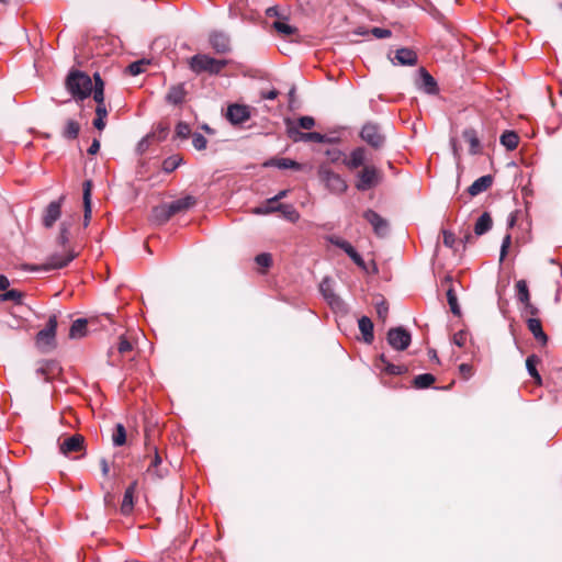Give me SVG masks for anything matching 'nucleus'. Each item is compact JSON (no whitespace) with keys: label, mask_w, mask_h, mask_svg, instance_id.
I'll return each mask as SVG.
<instances>
[{"label":"nucleus","mask_w":562,"mask_h":562,"mask_svg":"<svg viewBox=\"0 0 562 562\" xmlns=\"http://www.w3.org/2000/svg\"><path fill=\"white\" fill-rule=\"evenodd\" d=\"M227 63L226 59H216L206 54H196L189 59V67L196 75L202 72L218 75Z\"/></svg>","instance_id":"1"},{"label":"nucleus","mask_w":562,"mask_h":562,"mask_svg":"<svg viewBox=\"0 0 562 562\" xmlns=\"http://www.w3.org/2000/svg\"><path fill=\"white\" fill-rule=\"evenodd\" d=\"M66 87L74 98L83 100L91 94L93 83L87 74L76 70L68 75Z\"/></svg>","instance_id":"2"},{"label":"nucleus","mask_w":562,"mask_h":562,"mask_svg":"<svg viewBox=\"0 0 562 562\" xmlns=\"http://www.w3.org/2000/svg\"><path fill=\"white\" fill-rule=\"evenodd\" d=\"M318 177L331 193L342 194L348 188L346 180L326 165L319 167Z\"/></svg>","instance_id":"3"},{"label":"nucleus","mask_w":562,"mask_h":562,"mask_svg":"<svg viewBox=\"0 0 562 562\" xmlns=\"http://www.w3.org/2000/svg\"><path fill=\"white\" fill-rule=\"evenodd\" d=\"M381 181V173L374 166H364L363 169L358 173V180L356 188L359 191H368Z\"/></svg>","instance_id":"4"},{"label":"nucleus","mask_w":562,"mask_h":562,"mask_svg":"<svg viewBox=\"0 0 562 562\" xmlns=\"http://www.w3.org/2000/svg\"><path fill=\"white\" fill-rule=\"evenodd\" d=\"M77 257V254L72 250H65L64 254H53L50 255L46 262L42 266V269L45 271L61 269L66 267L70 261H72ZM30 270L37 271L41 270L40 267H31Z\"/></svg>","instance_id":"5"},{"label":"nucleus","mask_w":562,"mask_h":562,"mask_svg":"<svg viewBox=\"0 0 562 562\" xmlns=\"http://www.w3.org/2000/svg\"><path fill=\"white\" fill-rule=\"evenodd\" d=\"M286 133L288 136L294 142L304 143H325L326 136L318 132H301L299 127L293 125L290 121H286Z\"/></svg>","instance_id":"6"},{"label":"nucleus","mask_w":562,"mask_h":562,"mask_svg":"<svg viewBox=\"0 0 562 562\" xmlns=\"http://www.w3.org/2000/svg\"><path fill=\"white\" fill-rule=\"evenodd\" d=\"M360 137L373 148L382 147L385 140L379 125L372 122H368L362 126Z\"/></svg>","instance_id":"7"},{"label":"nucleus","mask_w":562,"mask_h":562,"mask_svg":"<svg viewBox=\"0 0 562 562\" xmlns=\"http://www.w3.org/2000/svg\"><path fill=\"white\" fill-rule=\"evenodd\" d=\"M57 328V317L52 315L44 329L40 330L36 336V344L40 348H50L55 341Z\"/></svg>","instance_id":"8"},{"label":"nucleus","mask_w":562,"mask_h":562,"mask_svg":"<svg viewBox=\"0 0 562 562\" xmlns=\"http://www.w3.org/2000/svg\"><path fill=\"white\" fill-rule=\"evenodd\" d=\"M411 341V334L403 327L391 328L387 333V342L395 350H405Z\"/></svg>","instance_id":"9"},{"label":"nucleus","mask_w":562,"mask_h":562,"mask_svg":"<svg viewBox=\"0 0 562 562\" xmlns=\"http://www.w3.org/2000/svg\"><path fill=\"white\" fill-rule=\"evenodd\" d=\"M65 196H60L56 201H52L43 211L42 224L45 228H52L61 216V206Z\"/></svg>","instance_id":"10"},{"label":"nucleus","mask_w":562,"mask_h":562,"mask_svg":"<svg viewBox=\"0 0 562 562\" xmlns=\"http://www.w3.org/2000/svg\"><path fill=\"white\" fill-rule=\"evenodd\" d=\"M209 43L217 54H226L232 49L231 37L223 31H213L209 35Z\"/></svg>","instance_id":"11"},{"label":"nucleus","mask_w":562,"mask_h":562,"mask_svg":"<svg viewBox=\"0 0 562 562\" xmlns=\"http://www.w3.org/2000/svg\"><path fill=\"white\" fill-rule=\"evenodd\" d=\"M226 117L233 125L243 124L250 117L249 106L237 103L231 104L227 108Z\"/></svg>","instance_id":"12"},{"label":"nucleus","mask_w":562,"mask_h":562,"mask_svg":"<svg viewBox=\"0 0 562 562\" xmlns=\"http://www.w3.org/2000/svg\"><path fill=\"white\" fill-rule=\"evenodd\" d=\"M363 217L366 218L367 222H369L372 225L373 231L378 236L383 237L386 235L387 222L383 217H381L375 211L367 210L363 213Z\"/></svg>","instance_id":"13"},{"label":"nucleus","mask_w":562,"mask_h":562,"mask_svg":"<svg viewBox=\"0 0 562 562\" xmlns=\"http://www.w3.org/2000/svg\"><path fill=\"white\" fill-rule=\"evenodd\" d=\"M273 211H281L285 218L291 222H296L300 218L299 212L292 206L286 204H279L278 206H269V207H258L256 209L257 214H267Z\"/></svg>","instance_id":"14"},{"label":"nucleus","mask_w":562,"mask_h":562,"mask_svg":"<svg viewBox=\"0 0 562 562\" xmlns=\"http://www.w3.org/2000/svg\"><path fill=\"white\" fill-rule=\"evenodd\" d=\"M319 291L322 292L325 300L333 306L338 307L341 305V300L334 293L333 280L330 278H324L319 284Z\"/></svg>","instance_id":"15"},{"label":"nucleus","mask_w":562,"mask_h":562,"mask_svg":"<svg viewBox=\"0 0 562 562\" xmlns=\"http://www.w3.org/2000/svg\"><path fill=\"white\" fill-rule=\"evenodd\" d=\"M392 63L402 66H414L417 63V54L411 48H400L395 52Z\"/></svg>","instance_id":"16"},{"label":"nucleus","mask_w":562,"mask_h":562,"mask_svg":"<svg viewBox=\"0 0 562 562\" xmlns=\"http://www.w3.org/2000/svg\"><path fill=\"white\" fill-rule=\"evenodd\" d=\"M83 437L81 435H74L66 438L59 446L60 452L68 456L71 452H77L82 449Z\"/></svg>","instance_id":"17"},{"label":"nucleus","mask_w":562,"mask_h":562,"mask_svg":"<svg viewBox=\"0 0 562 562\" xmlns=\"http://www.w3.org/2000/svg\"><path fill=\"white\" fill-rule=\"evenodd\" d=\"M420 80L418 88L428 94H436L438 92V86L435 78L425 69H419Z\"/></svg>","instance_id":"18"},{"label":"nucleus","mask_w":562,"mask_h":562,"mask_svg":"<svg viewBox=\"0 0 562 562\" xmlns=\"http://www.w3.org/2000/svg\"><path fill=\"white\" fill-rule=\"evenodd\" d=\"M375 367L382 372H385L391 375H401L407 371V369L404 366H396L391 363L384 355H381L378 358Z\"/></svg>","instance_id":"19"},{"label":"nucleus","mask_w":562,"mask_h":562,"mask_svg":"<svg viewBox=\"0 0 562 562\" xmlns=\"http://www.w3.org/2000/svg\"><path fill=\"white\" fill-rule=\"evenodd\" d=\"M366 161V149L363 147H357L355 148L348 158L344 159V164L349 169H357L360 166H362Z\"/></svg>","instance_id":"20"},{"label":"nucleus","mask_w":562,"mask_h":562,"mask_svg":"<svg viewBox=\"0 0 562 562\" xmlns=\"http://www.w3.org/2000/svg\"><path fill=\"white\" fill-rule=\"evenodd\" d=\"M493 183V177L490 175L476 179L468 189L470 195L475 196L486 191Z\"/></svg>","instance_id":"21"},{"label":"nucleus","mask_w":562,"mask_h":562,"mask_svg":"<svg viewBox=\"0 0 562 562\" xmlns=\"http://www.w3.org/2000/svg\"><path fill=\"white\" fill-rule=\"evenodd\" d=\"M137 488V482H133L130 484V486L125 490L122 505H121V512L124 515L131 514L134 507V494Z\"/></svg>","instance_id":"22"},{"label":"nucleus","mask_w":562,"mask_h":562,"mask_svg":"<svg viewBox=\"0 0 562 562\" xmlns=\"http://www.w3.org/2000/svg\"><path fill=\"white\" fill-rule=\"evenodd\" d=\"M527 327L530 333L533 335L535 339L540 341L541 344H546L548 337L542 329V325L539 318L530 317L527 319Z\"/></svg>","instance_id":"23"},{"label":"nucleus","mask_w":562,"mask_h":562,"mask_svg":"<svg viewBox=\"0 0 562 562\" xmlns=\"http://www.w3.org/2000/svg\"><path fill=\"white\" fill-rule=\"evenodd\" d=\"M358 326H359L360 333L362 334V338H363L364 342L371 344L374 339L372 321L367 316H362L358 321Z\"/></svg>","instance_id":"24"},{"label":"nucleus","mask_w":562,"mask_h":562,"mask_svg":"<svg viewBox=\"0 0 562 562\" xmlns=\"http://www.w3.org/2000/svg\"><path fill=\"white\" fill-rule=\"evenodd\" d=\"M91 190L92 184L90 180L83 182V207H85V226L89 224L91 218Z\"/></svg>","instance_id":"25"},{"label":"nucleus","mask_w":562,"mask_h":562,"mask_svg":"<svg viewBox=\"0 0 562 562\" xmlns=\"http://www.w3.org/2000/svg\"><path fill=\"white\" fill-rule=\"evenodd\" d=\"M186 90L182 85L172 86L167 95L166 101L170 104H180L184 101Z\"/></svg>","instance_id":"26"},{"label":"nucleus","mask_w":562,"mask_h":562,"mask_svg":"<svg viewBox=\"0 0 562 562\" xmlns=\"http://www.w3.org/2000/svg\"><path fill=\"white\" fill-rule=\"evenodd\" d=\"M194 204V199L192 196H187L183 199L176 200L169 204H167L169 212L173 216L177 213L186 211L190 209Z\"/></svg>","instance_id":"27"},{"label":"nucleus","mask_w":562,"mask_h":562,"mask_svg":"<svg viewBox=\"0 0 562 562\" xmlns=\"http://www.w3.org/2000/svg\"><path fill=\"white\" fill-rule=\"evenodd\" d=\"M462 137L470 145V154L475 155L480 151L481 145L476 132L473 128H467L462 133Z\"/></svg>","instance_id":"28"},{"label":"nucleus","mask_w":562,"mask_h":562,"mask_svg":"<svg viewBox=\"0 0 562 562\" xmlns=\"http://www.w3.org/2000/svg\"><path fill=\"white\" fill-rule=\"evenodd\" d=\"M93 99L97 102V105H105L104 103V83L97 72L94 74V85L92 87Z\"/></svg>","instance_id":"29"},{"label":"nucleus","mask_w":562,"mask_h":562,"mask_svg":"<svg viewBox=\"0 0 562 562\" xmlns=\"http://www.w3.org/2000/svg\"><path fill=\"white\" fill-rule=\"evenodd\" d=\"M492 217L487 212H484L476 221L474 225V233L479 236L485 234L492 228Z\"/></svg>","instance_id":"30"},{"label":"nucleus","mask_w":562,"mask_h":562,"mask_svg":"<svg viewBox=\"0 0 562 562\" xmlns=\"http://www.w3.org/2000/svg\"><path fill=\"white\" fill-rule=\"evenodd\" d=\"M80 132V124L75 120H67L61 131V136L66 139H76Z\"/></svg>","instance_id":"31"},{"label":"nucleus","mask_w":562,"mask_h":562,"mask_svg":"<svg viewBox=\"0 0 562 562\" xmlns=\"http://www.w3.org/2000/svg\"><path fill=\"white\" fill-rule=\"evenodd\" d=\"M266 166H273V167H277L279 169H295V170H300L301 169V166L299 162L290 159V158H276V159H271L270 161H268L266 164Z\"/></svg>","instance_id":"32"},{"label":"nucleus","mask_w":562,"mask_h":562,"mask_svg":"<svg viewBox=\"0 0 562 562\" xmlns=\"http://www.w3.org/2000/svg\"><path fill=\"white\" fill-rule=\"evenodd\" d=\"M171 216L172 215L169 212L167 204L154 207L151 213V220L158 224L166 223Z\"/></svg>","instance_id":"33"},{"label":"nucleus","mask_w":562,"mask_h":562,"mask_svg":"<svg viewBox=\"0 0 562 562\" xmlns=\"http://www.w3.org/2000/svg\"><path fill=\"white\" fill-rule=\"evenodd\" d=\"M87 325H88V322L86 319H83V318L76 319L70 327V331H69L70 338H81V337L86 336Z\"/></svg>","instance_id":"34"},{"label":"nucleus","mask_w":562,"mask_h":562,"mask_svg":"<svg viewBox=\"0 0 562 562\" xmlns=\"http://www.w3.org/2000/svg\"><path fill=\"white\" fill-rule=\"evenodd\" d=\"M519 142V137L515 132L506 131L501 136V144L505 146L508 150H514L517 148Z\"/></svg>","instance_id":"35"},{"label":"nucleus","mask_w":562,"mask_h":562,"mask_svg":"<svg viewBox=\"0 0 562 562\" xmlns=\"http://www.w3.org/2000/svg\"><path fill=\"white\" fill-rule=\"evenodd\" d=\"M108 115V110L105 105H97L95 108V119L93 120V126L102 131L105 127V117Z\"/></svg>","instance_id":"36"},{"label":"nucleus","mask_w":562,"mask_h":562,"mask_svg":"<svg viewBox=\"0 0 562 562\" xmlns=\"http://www.w3.org/2000/svg\"><path fill=\"white\" fill-rule=\"evenodd\" d=\"M539 362V359L537 356L531 355L526 360V368L528 373L537 381V383H541V376L537 371V363Z\"/></svg>","instance_id":"37"},{"label":"nucleus","mask_w":562,"mask_h":562,"mask_svg":"<svg viewBox=\"0 0 562 562\" xmlns=\"http://www.w3.org/2000/svg\"><path fill=\"white\" fill-rule=\"evenodd\" d=\"M69 229H70V223L68 222H61L59 234L57 236V243L59 246H61L65 250L67 247V244L69 241Z\"/></svg>","instance_id":"38"},{"label":"nucleus","mask_w":562,"mask_h":562,"mask_svg":"<svg viewBox=\"0 0 562 562\" xmlns=\"http://www.w3.org/2000/svg\"><path fill=\"white\" fill-rule=\"evenodd\" d=\"M516 290H517V299L519 302L528 303L530 301V294L529 289L527 285V282L525 280H519L516 282Z\"/></svg>","instance_id":"39"},{"label":"nucleus","mask_w":562,"mask_h":562,"mask_svg":"<svg viewBox=\"0 0 562 562\" xmlns=\"http://www.w3.org/2000/svg\"><path fill=\"white\" fill-rule=\"evenodd\" d=\"M435 382V376L430 373H423L414 379V386L417 389L429 387Z\"/></svg>","instance_id":"40"},{"label":"nucleus","mask_w":562,"mask_h":562,"mask_svg":"<svg viewBox=\"0 0 562 562\" xmlns=\"http://www.w3.org/2000/svg\"><path fill=\"white\" fill-rule=\"evenodd\" d=\"M112 440H113L114 446H116V447L123 446L125 443L126 431L122 424H117L115 426V429H114V432L112 436Z\"/></svg>","instance_id":"41"},{"label":"nucleus","mask_w":562,"mask_h":562,"mask_svg":"<svg viewBox=\"0 0 562 562\" xmlns=\"http://www.w3.org/2000/svg\"><path fill=\"white\" fill-rule=\"evenodd\" d=\"M181 161H182V158L179 157L178 155L168 157L162 162V169L166 172H172L173 170H176L179 167Z\"/></svg>","instance_id":"42"},{"label":"nucleus","mask_w":562,"mask_h":562,"mask_svg":"<svg viewBox=\"0 0 562 562\" xmlns=\"http://www.w3.org/2000/svg\"><path fill=\"white\" fill-rule=\"evenodd\" d=\"M273 27L276 29L277 32H279L280 34H282L284 36L293 35L296 32L295 27H293L292 25H290L283 21H276L273 23Z\"/></svg>","instance_id":"43"},{"label":"nucleus","mask_w":562,"mask_h":562,"mask_svg":"<svg viewBox=\"0 0 562 562\" xmlns=\"http://www.w3.org/2000/svg\"><path fill=\"white\" fill-rule=\"evenodd\" d=\"M447 300H448V304L450 306L451 312L454 315H459L460 314V307H459V304H458V299H457L456 292H454V290L452 288H450L447 291Z\"/></svg>","instance_id":"44"},{"label":"nucleus","mask_w":562,"mask_h":562,"mask_svg":"<svg viewBox=\"0 0 562 562\" xmlns=\"http://www.w3.org/2000/svg\"><path fill=\"white\" fill-rule=\"evenodd\" d=\"M148 65V61L146 60H137L128 65L127 71L132 76L140 75L145 71V67Z\"/></svg>","instance_id":"45"},{"label":"nucleus","mask_w":562,"mask_h":562,"mask_svg":"<svg viewBox=\"0 0 562 562\" xmlns=\"http://www.w3.org/2000/svg\"><path fill=\"white\" fill-rule=\"evenodd\" d=\"M133 350V345L132 342L125 337V336H121L120 337V341H119V345H117V352L121 355V356H126L128 353H131Z\"/></svg>","instance_id":"46"},{"label":"nucleus","mask_w":562,"mask_h":562,"mask_svg":"<svg viewBox=\"0 0 562 562\" xmlns=\"http://www.w3.org/2000/svg\"><path fill=\"white\" fill-rule=\"evenodd\" d=\"M191 134V128L186 122H179L176 126V136L180 139H187Z\"/></svg>","instance_id":"47"},{"label":"nucleus","mask_w":562,"mask_h":562,"mask_svg":"<svg viewBox=\"0 0 562 562\" xmlns=\"http://www.w3.org/2000/svg\"><path fill=\"white\" fill-rule=\"evenodd\" d=\"M192 145L196 150L206 148L207 139L200 133L192 134Z\"/></svg>","instance_id":"48"},{"label":"nucleus","mask_w":562,"mask_h":562,"mask_svg":"<svg viewBox=\"0 0 562 562\" xmlns=\"http://www.w3.org/2000/svg\"><path fill=\"white\" fill-rule=\"evenodd\" d=\"M22 293L18 290H10L5 293L0 294V301H14L20 303L22 300Z\"/></svg>","instance_id":"49"},{"label":"nucleus","mask_w":562,"mask_h":562,"mask_svg":"<svg viewBox=\"0 0 562 562\" xmlns=\"http://www.w3.org/2000/svg\"><path fill=\"white\" fill-rule=\"evenodd\" d=\"M328 241L335 245L336 247L342 249L345 252L347 251V249L352 247V245L349 241L336 236H329Z\"/></svg>","instance_id":"50"},{"label":"nucleus","mask_w":562,"mask_h":562,"mask_svg":"<svg viewBox=\"0 0 562 562\" xmlns=\"http://www.w3.org/2000/svg\"><path fill=\"white\" fill-rule=\"evenodd\" d=\"M153 138H154V135H147V136L143 137L137 144V147H136L137 153L142 155L145 151H147Z\"/></svg>","instance_id":"51"},{"label":"nucleus","mask_w":562,"mask_h":562,"mask_svg":"<svg viewBox=\"0 0 562 562\" xmlns=\"http://www.w3.org/2000/svg\"><path fill=\"white\" fill-rule=\"evenodd\" d=\"M456 236L453 233L447 231V229H443L442 231V243L446 247H449V248H453L454 245H456Z\"/></svg>","instance_id":"52"},{"label":"nucleus","mask_w":562,"mask_h":562,"mask_svg":"<svg viewBox=\"0 0 562 562\" xmlns=\"http://www.w3.org/2000/svg\"><path fill=\"white\" fill-rule=\"evenodd\" d=\"M256 262L258 266L262 267V268H268L270 267L271 262H272V258H271V255L270 254H267V252H263V254H259L256 258H255Z\"/></svg>","instance_id":"53"},{"label":"nucleus","mask_w":562,"mask_h":562,"mask_svg":"<svg viewBox=\"0 0 562 562\" xmlns=\"http://www.w3.org/2000/svg\"><path fill=\"white\" fill-rule=\"evenodd\" d=\"M315 125V121L312 116H302L299 119L296 127L303 130H311Z\"/></svg>","instance_id":"54"},{"label":"nucleus","mask_w":562,"mask_h":562,"mask_svg":"<svg viewBox=\"0 0 562 562\" xmlns=\"http://www.w3.org/2000/svg\"><path fill=\"white\" fill-rule=\"evenodd\" d=\"M370 32L376 38H387L392 35L389 29L382 27H373Z\"/></svg>","instance_id":"55"},{"label":"nucleus","mask_w":562,"mask_h":562,"mask_svg":"<svg viewBox=\"0 0 562 562\" xmlns=\"http://www.w3.org/2000/svg\"><path fill=\"white\" fill-rule=\"evenodd\" d=\"M326 155L331 162L339 161L344 156L342 151L337 148L326 150Z\"/></svg>","instance_id":"56"},{"label":"nucleus","mask_w":562,"mask_h":562,"mask_svg":"<svg viewBox=\"0 0 562 562\" xmlns=\"http://www.w3.org/2000/svg\"><path fill=\"white\" fill-rule=\"evenodd\" d=\"M510 243H512V237L509 234H507L504 238H503V241H502V247H501V260H503L507 254V250L510 246Z\"/></svg>","instance_id":"57"},{"label":"nucleus","mask_w":562,"mask_h":562,"mask_svg":"<svg viewBox=\"0 0 562 562\" xmlns=\"http://www.w3.org/2000/svg\"><path fill=\"white\" fill-rule=\"evenodd\" d=\"M376 313H378V316L384 321L386 318V316H387V313H389L387 305L384 302H381L380 304H378L376 305Z\"/></svg>","instance_id":"58"},{"label":"nucleus","mask_w":562,"mask_h":562,"mask_svg":"<svg viewBox=\"0 0 562 562\" xmlns=\"http://www.w3.org/2000/svg\"><path fill=\"white\" fill-rule=\"evenodd\" d=\"M452 340H453V344H456L459 347H462L465 344L467 334L463 333V331H459V333L453 335V339Z\"/></svg>","instance_id":"59"},{"label":"nucleus","mask_w":562,"mask_h":562,"mask_svg":"<svg viewBox=\"0 0 562 562\" xmlns=\"http://www.w3.org/2000/svg\"><path fill=\"white\" fill-rule=\"evenodd\" d=\"M459 370H460V373L463 375L464 379H469L473 371H472V367L468 363H462L460 364L459 367Z\"/></svg>","instance_id":"60"},{"label":"nucleus","mask_w":562,"mask_h":562,"mask_svg":"<svg viewBox=\"0 0 562 562\" xmlns=\"http://www.w3.org/2000/svg\"><path fill=\"white\" fill-rule=\"evenodd\" d=\"M100 149V142L94 138L90 145V147L88 148V154L89 155H95Z\"/></svg>","instance_id":"61"},{"label":"nucleus","mask_w":562,"mask_h":562,"mask_svg":"<svg viewBox=\"0 0 562 562\" xmlns=\"http://www.w3.org/2000/svg\"><path fill=\"white\" fill-rule=\"evenodd\" d=\"M288 192H289L288 190L280 191L277 195H274L273 198L268 200V204H273V203L278 202L279 200L285 198Z\"/></svg>","instance_id":"62"},{"label":"nucleus","mask_w":562,"mask_h":562,"mask_svg":"<svg viewBox=\"0 0 562 562\" xmlns=\"http://www.w3.org/2000/svg\"><path fill=\"white\" fill-rule=\"evenodd\" d=\"M351 260L360 268H364L366 267V263L362 259V257L358 254V252H355L351 257Z\"/></svg>","instance_id":"63"},{"label":"nucleus","mask_w":562,"mask_h":562,"mask_svg":"<svg viewBox=\"0 0 562 562\" xmlns=\"http://www.w3.org/2000/svg\"><path fill=\"white\" fill-rule=\"evenodd\" d=\"M351 260L360 268H364L366 267V263L362 259V257L358 254V252H355L351 257Z\"/></svg>","instance_id":"64"}]
</instances>
